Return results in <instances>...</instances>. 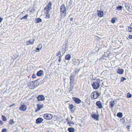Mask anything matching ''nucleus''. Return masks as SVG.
Returning a JSON list of instances; mask_svg holds the SVG:
<instances>
[{
    "mask_svg": "<svg viewBox=\"0 0 132 132\" xmlns=\"http://www.w3.org/2000/svg\"><path fill=\"white\" fill-rule=\"evenodd\" d=\"M98 15L100 17H101L103 16V12L102 11H98Z\"/></svg>",
    "mask_w": 132,
    "mask_h": 132,
    "instance_id": "obj_16",
    "label": "nucleus"
},
{
    "mask_svg": "<svg viewBox=\"0 0 132 132\" xmlns=\"http://www.w3.org/2000/svg\"><path fill=\"white\" fill-rule=\"evenodd\" d=\"M132 96V95L129 93H128L127 94V98H131Z\"/></svg>",
    "mask_w": 132,
    "mask_h": 132,
    "instance_id": "obj_32",
    "label": "nucleus"
},
{
    "mask_svg": "<svg viewBox=\"0 0 132 132\" xmlns=\"http://www.w3.org/2000/svg\"><path fill=\"white\" fill-rule=\"evenodd\" d=\"M122 6H119L117 7V10H122Z\"/></svg>",
    "mask_w": 132,
    "mask_h": 132,
    "instance_id": "obj_34",
    "label": "nucleus"
},
{
    "mask_svg": "<svg viewBox=\"0 0 132 132\" xmlns=\"http://www.w3.org/2000/svg\"><path fill=\"white\" fill-rule=\"evenodd\" d=\"M106 56V55L104 54H103L102 56H101L100 58V60L104 59H105V57Z\"/></svg>",
    "mask_w": 132,
    "mask_h": 132,
    "instance_id": "obj_38",
    "label": "nucleus"
},
{
    "mask_svg": "<svg viewBox=\"0 0 132 132\" xmlns=\"http://www.w3.org/2000/svg\"><path fill=\"white\" fill-rule=\"evenodd\" d=\"M27 109V106L24 104L21 105V106L19 108V110L21 111H25Z\"/></svg>",
    "mask_w": 132,
    "mask_h": 132,
    "instance_id": "obj_9",
    "label": "nucleus"
},
{
    "mask_svg": "<svg viewBox=\"0 0 132 132\" xmlns=\"http://www.w3.org/2000/svg\"><path fill=\"white\" fill-rule=\"evenodd\" d=\"M74 106L72 104L70 105L68 107L71 110L73 109V108Z\"/></svg>",
    "mask_w": 132,
    "mask_h": 132,
    "instance_id": "obj_36",
    "label": "nucleus"
},
{
    "mask_svg": "<svg viewBox=\"0 0 132 132\" xmlns=\"http://www.w3.org/2000/svg\"><path fill=\"white\" fill-rule=\"evenodd\" d=\"M68 130L69 132H74L75 129L73 128H69L68 129Z\"/></svg>",
    "mask_w": 132,
    "mask_h": 132,
    "instance_id": "obj_28",
    "label": "nucleus"
},
{
    "mask_svg": "<svg viewBox=\"0 0 132 132\" xmlns=\"http://www.w3.org/2000/svg\"><path fill=\"white\" fill-rule=\"evenodd\" d=\"M67 123L69 125L74 124V123L73 122L71 121H68Z\"/></svg>",
    "mask_w": 132,
    "mask_h": 132,
    "instance_id": "obj_39",
    "label": "nucleus"
},
{
    "mask_svg": "<svg viewBox=\"0 0 132 132\" xmlns=\"http://www.w3.org/2000/svg\"><path fill=\"white\" fill-rule=\"evenodd\" d=\"M43 120V119L42 118H38L36 120V123L37 124L40 123L42 122Z\"/></svg>",
    "mask_w": 132,
    "mask_h": 132,
    "instance_id": "obj_14",
    "label": "nucleus"
},
{
    "mask_svg": "<svg viewBox=\"0 0 132 132\" xmlns=\"http://www.w3.org/2000/svg\"><path fill=\"white\" fill-rule=\"evenodd\" d=\"M62 55H61L60 56H59V59L58 60V61L59 62H60L61 60V58L62 57Z\"/></svg>",
    "mask_w": 132,
    "mask_h": 132,
    "instance_id": "obj_43",
    "label": "nucleus"
},
{
    "mask_svg": "<svg viewBox=\"0 0 132 132\" xmlns=\"http://www.w3.org/2000/svg\"><path fill=\"white\" fill-rule=\"evenodd\" d=\"M28 15L27 14L25 15L24 16L22 17L20 19V20H22L23 19H27V17L28 16Z\"/></svg>",
    "mask_w": 132,
    "mask_h": 132,
    "instance_id": "obj_29",
    "label": "nucleus"
},
{
    "mask_svg": "<svg viewBox=\"0 0 132 132\" xmlns=\"http://www.w3.org/2000/svg\"><path fill=\"white\" fill-rule=\"evenodd\" d=\"M70 20L72 22L73 20V18H70Z\"/></svg>",
    "mask_w": 132,
    "mask_h": 132,
    "instance_id": "obj_52",
    "label": "nucleus"
},
{
    "mask_svg": "<svg viewBox=\"0 0 132 132\" xmlns=\"http://www.w3.org/2000/svg\"><path fill=\"white\" fill-rule=\"evenodd\" d=\"M35 40L34 39L33 40L30 39L26 42V45H32L34 43Z\"/></svg>",
    "mask_w": 132,
    "mask_h": 132,
    "instance_id": "obj_13",
    "label": "nucleus"
},
{
    "mask_svg": "<svg viewBox=\"0 0 132 132\" xmlns=\"http://www.w3.org/2000/svg\"><path fill=\"white\" fill-rule=\"evenodd\" d=\"M96 93V95L97 96H98H98L100 95V94H99V93L97 91L95 92Z\"/></svg>",
    "mask_w": 132,
    "mask_h": 132,
    "instance_id": "obj_44",
    "label": "nucleus"
},
{
    "mask_svg": "<svg viewBox=\"0 0 132 132\" xmlns=\"http://www.w3.org/2000/svg\"><path fill=\"white\" fill-rule=\"evenodd\" d=\"M128 38L130 39H132V35H129L128 36Z\"/></svg>",
    "mask_w": 132,
    "mask_h": 132,
    "instance_id": "obj_48",
    "label": "nucleus"
},
{
    "mask_svg": "<svg viewBox=\"0 0 132 132\" xmlns=\"http://www.w3.org/2000/svg\"><path fill=\"white\" fill-rule=\"evenodd\" d=\"M60 16L61 18L65 17L66 15V10L64 5H62L60 8Z\"/></svg>",
    "mask_w": 132,
    "mask_h": 132,
    "instance_id": "obj_2",
    "label": "nucleus"
},
{
    "mask_svg": "<svg viewBox=\"0 0 132 132\" xmlns=\"http://www.w3.org/2000/svg\"><path fill=\"white\" fill-rule=\"evenodd\" d=\"M38 101H43L45 100L44 96L43 95H40L37 97Z\"/></svg>",
    "mask_w": 132,
    "mask_h": 132,
    "instance_id": "obj_5",
    "label": "nucleus"
},
{
    "mask_svg": "<svg viewBox=\"0 0 132 132\" xmlns=\"http://www.w3.org/2000/svg\"><path fill=\"white\" fill-rule=\"evenodd\" d=\"M32 77L33 78H36V75L35 74H34L32 76Z\"/></svg>",
    "mask_w": 132,
    "mask_h": 132,
    "instance_id": "obj_49",
    "label": "nucleus"
},
{
    "mask_svg": "<svg viewBox=\"0 0 132 132\" xmlns=\"http://www.w3.org/2000/svg\"><path fill=\"white\" fill-rule=\"evenodd\" d=\"M117 19L116 17H114L111 19V22L113 23H114L116 22V21L117 20Z\"/></svg>",
    "mask_w": 132,
    "mask_h": 132,
    "instance_id": "obj_25",
    "label": "nucleus"
},
{
    "mask_svg": "<svg viewBox=\"0 0 132 132\" xmlns=\"http://www.w3.org/2000/svg\"><path fill=\"white\" fill-rule=\"evenodd\" d=\"M62 55H61V52L60 51H59L56 54V56H58L59 57V56H60Z\"/></svg>",
    "mask_w": 132,
    "mask_h": 132,
    "instance_id": "obj_35",
    "label": "nucleus"
},
{
    "mask_svg": "<svg viewBox=\"0 0 132 132\" xmlns=\"http://www.w3.org/2000/svg\"><path fill=\"white\" fill-rule=\"evenodd\" d=\"M52 5V4L51 2H49L48 3V4L47 5V6H48L49 7H51Z\"/></svg>",
    "mask_w": 132,
    "mask_h": 132,
    "instance_id": "obj_41",
    "label": "nucleus"
},
{
    "mask_svg": "<svg viewBox=\"0 0 132 132\" xmlns=\"http://www.w3.org/2000/svg\"><path fill=\"white\" fill-rule=\"evenodd\" d=\"M96 105L98 108L101 109L103 108L102 103L100 101H97L96 103Z\"/></svg>",
    "mask_w": 132,
    "mask_h": 132,
    "instance_id": "obj_11",
    "label": "nucleus"
},
{
    "mask_svg": "<svg viewBox=\"0 0 132 132\" xmlns=\"http://www.w3.org/2000/svg\"><path fill=\"white\" fill-rule=\"evenodd\" d=\"M90 96L92 98L95 99L98 98V96L96 95L95 92H93L91 94Z\"/></svg>",
    "mask_w": 132,
    "mask_h": 132,
    "instance_id": "obj_10",
    "label": "nucleus"
},
{
    "mask_svg": "<svg viewBox=\"0 0 132 132\" xmlns=\"http://www.w3.org/2000/svg\"><path fill=\"white\" fill-rule=\"evenodd\" d=\"M50 18V15L48 12H46V16L45 18L46 19H48Z\"/></svg>",
    "mask_w": 132,
    "mask_h": 132,
    "instance_id": "obj_31",
    "label": "nucleus"
},
{
    "mask_svg": "<svg viewBox=\"0 0 132 132\" xmlns=\"http://www.w3.org/2000/svg\"><path fill=\"white\" fill-rule=\"evenodd\" d=\"M71 58V56L69 54H68L65 57V59L66 60H69Z\"/></svg>",
    "mask_w": 132,
    "mask_h": 132,
    "instance_id": "obj_22",
    "label": "nucleus"
},
{
    "mask_svg": "<svg viewBox=\"0 0 132 132\" xmlns=\"http://www.w3.org/2000/svg\"><path fill=\"white\" fill-rule=\"evenodd\" d=\"M91 117L93 119L95 120L98 121L99 120V115L98 114L96 115L95 114H92Z\"/></svg>",
    "mask_w": 132,
    "mask_h": 132,
    "instance_id": "obj_8",
    "label": "nucleus"
},
{
    "mask_svg": "<svg viewBox=\"0 0 132 132\" xmlns=\"http://www.w3.org/2000/svg\"><path fill=\"white\" fill-rule=\"evenodd\" d=\"M14 132H17L15 131H14Z\"/></svg>",
    "mask_w": 132,
    "mask_h": 132,
    "instance_id": "obj_56",
    "label": "nucleus"
},
{
    "mask_svg": "<svg viewBox=\"0 0 132 132\" xmlns=\"http://www.w3.org/2000/svg\"><path fill=\"white\" fill-rule=\"evenodd\" d=\"M130 125H128L127 126V128L128 130H129L130 129Z\"/></svg>",
    "mask_w": 132,
    "mask_h": 132,
    "instance_id": "obj_46",
    "label": "nucleus"
},
{
    "mask_svg": "<svg viewBox=\"0 0 132 132\" xmlns=\"http://www.w3.org/2000/svg\"><path fill=\"white\" fill-rule=\"evenodd\" d=\"M72 99L76 103L79 104L81 102V101L79 98L73 97Z\"/></svg>",
    "mask_w": 132,
    "mask_h": 132,
    "instance_id": "obj_6",
    "label": "nucleus"
},
{
    "mask_svg": "<svg viewBox=\"0 0 132 132\" xmlns=\"http://www.w3.org/2000/svg\"><path fill=\"white\" fill-rule=\"evenodd\" d=\"M37 109L35 110L36 112H37L38 111L44 107V105L43 104H37Z\"/></svg>",
    "mask_w": 132,
    "mask_h": 132,
    "instance_id": "obj_7",
    "label": "nucleus"
},
{
    "mask_svg": "<svg viewBox=\"0 0 132 132\" xmlns=\"http://www.w3.org/2000/svg\"><path fill=\"white\" fill-rule=\"evenodd\" d=\"M129 12H130V13H131V11L129 10Z\"/></svg>",
    "mask_w": 132,
    "mask_h": 132,
    "instance_id": "obj_53",
    "label": "nucleus"
},
{
    "mask_svg": "<svg viewBox=\"0 0 132 132\" xmlns=\"http://www.w3.org/2000/svg\"><path fill=\"white\" fill-rule=\"evenodd\" d=\"M71 118L72 119L73 118V117H72V116H71Z\"/></svg>",
    "mask_w": 132,
    "mask_h": 132,
    "instance_id": "obj_55",
    "label": "nucleus"
},
{
    "mask_svg": "<svg viewBox=\"0 0 132 132\" xmlns=\"http://www.w3.org/2000/svg\"><path fill=\"white\" fill-rule=\"evenodd\" d=\"M80 60L78 59L75 60L73 64L75 65H78L80 64Z\"/></svg>",
    "mask_w": 132,
    "mask_h": 132,
    "instance_id": "obj_15",
    "label": "nucleus"
},
{
    "mask_svg": "<svg viewBox=\"0 0 132 132\" xmlns=\"http://www.w3.org/2000/svg\"><path fill=\"white\" fill-rule=\"evenodd\" d=\"M70 83L75 84V76L73 75H71L70 77Z\"/></svg>",
    "mask_w": 132,
    "mask_h": 132,
    "instance_id": "obj_12",
    "label": "nucleus"
},
{
    "mask_svg": "<svg viewBox=\"0 0 132 132\" xmlns=\"http://www.w3.org/2000/svg\"><path fill=\"white\" fill-rule=\"evenodd\" d=\"M44 117L46 120H50L52 118L53 116L51 114L46 113L44 114Z\"/></svg>",
    "mask_w": 132,
    "mask_h": 132,
    "instance_id": "obj_4",
    "label": "nucleus"
},
{
    "mask_svg": "<svg viewBox=\"0 0 132 132\" xmlns=\"http://www.w3.org/2000/svg\"><path fill=\"white\" fill-rule=\"evenodd\" d=\"M70 87L69 89V90L70 92H71L72 91V89L74 88V86L73 85V84H75L70 83Z\"/></svg>",
    "mask_w": 132,
    "mask_h": 132,
    "instance_id": "obj_19",
    "label": "nucleus"
},
{
    "mask_svg": "<svg viewBox=\"0 0 132 132\" xmlns=\"http://www.w3.org/2000/svg\"><path fill=\"white\" fill-rule=\"evenodd\" d=\"M102 80L103 79H97L96 80V81L92 84L93 88L95 89H98L100 87V85Z\"/></svg>",
    "mask_w": 132,
    "mask_h": 132,
    "instance_id": "obj_1",
    "label": "nucleus"
},
{
    "mask_svg": "<svg viewBox=\"0 0 132 132\" xmlns=\"http://www.w3.org/2000/svg\"><path fill=\"white\" fill-rule=\"evenodd\" d=\"M2 132H7V129L5 128L3 129L2 131Z\"/></svg>",
    "mask_w": 132,
    "mask_h": 132,
    "instance_id": "obj_42",
    "label": "nucleus"
},
{
    "mask_svg": "<svg viewBox=\"0 0 132 132\" xmlns=\"http://www.w3.org/2000/svg\"><path fill=\"white\" fill-rule=\"evenodd\" d=\"M52 9V7H49L48 6H46L44 9L47 12H48L49 11Z\"/></svg>",
    "mask_w": 132,
    "mask_h": 132,
    "instance_id": "obj_23",
    "label": "nucleus"
},
{
    "mask_svg": "<svg viewBox=\"0 0 132 132\" xmlns=\"http://www.w3.org/2000/svg\"><path fill=\"white\" fill-rule=\"evenodd\" d=\"M43 73L44 72L43 71L40 70L37 72V75L38 76H41L43 75Z\"/></svg>",
    "mask_w": 132,
    "mask_h": 132,
    "instance_id": "obj_17",
    "label": "nucleus"
},
{
    "mask_svg": "<svg viewBox=\"0 0 132 132\" xmlns=\"http://www.w3.org/2000/svg\"><path fill=\"white\" fill-rule=\"evenodd\" d=\"M80 69H76L75 70V72L78 73L80 71Z\"/></svg>",
    "mask_w": 132,
    "mask_h": 132,
    "instance_id": "obj_45",
    "label": "nucleus"
},
{
    "mask_svg": "<svg viewBox=\"0 0 132 132\" xmlns=\"http://www.w3.org/2000/svg\"><path fill=\"white\" fill-rule=\"evenodd\" d=\"M123 70L121 69H119L117 71V72L120 74H122L123 73Z\"/></svg>",
    "mask_w": 132,
    "mask_h": 132,
    "instance_id": "obj_18",
    "label": "nucleus"
},
{
    "mask_svg": "<svg viewBox=\"0 0 132 132\" xmlns=\"http://www.w3.org/2000/svg\"><path fill=\"white\" fill-rule=\"evenodd\" d=\"M36 21V23H37L39 22H40L42 21V19L40 18H38L35 19Z\"/></svg>",
    "mask_w": 132,
    "mask_h": 132,
    "instance_id": "obj_26",
    "label": "nucleus"
},
{
    "mask_svg": "<svg viewBox=\"0 0 132 132\" xmlns=\"http://www.w3.org/2000/svg\"><path fill=\"white\" fill-rule=\"evenodd\" d=\"M120 28H121V27L122 28H124V27L123 26H120Z\"/></svg>",
    "mask_w": 132,
    "mask_h": 132,
    "instance_id": "obj_54",
    "label": "nucleus"
},
{
    "mask_svg": "<svg viewBox=\"0 0 132 132\" xmlns=\"http://www.w3.org/2000/svg\"><path fill=\"white\" fill-rule=\"evenodd\" d=\"M130 26L128 27L127 30V31L129 32L132 31V23L131 24Z\"/></svg>",
    "mask_w": 132,
    "mask_h": 132,
    "instance_id": "obj_27",
    "label": "nucleus"
},
{
    "mask_svg": "<svg viewBox=\"0 0 132 132\" xmlns=\"http://www.w3.org/2000/svg\"><path fill=\"white\" fill-rule=\"evenodd\" d=\"M3 120L4 121H6L7 120V119L6 117L4 115H2V116Z\"/></svg>",
    "mask_w": 132,
    "mask_h": 132,
    "instance_id": "obj_33",
    "label": "nucleus"
},
{
    "mask_svg": "<svg viewBox=\"0 0 132 132\" xmlns=\"http://www.w3.org/2000/svg\"><path fill=\"white\" fill-rule=\"evenodd\" d=\"M3 124V122L1 120H0V124L2 125Z\"/></svg>",
    "mask_w": 132,
    "mask_h": 132,
    "instance_id": "obj_50",
    "label": "nucleus"
},
{
    "mask_svg": "<svg viewBox=\"0 0 132 132\" xmlns=\"http://www.w3.org/2000/svg\"><path fill=\"white\" fill-rule=\"evenodd\" d=\"M37 80H36L30 82L29 86L30 89H34L39 85V84L37 83Z\"/></svg>",
    "mask_w": 132,
    "mask_h": 132,
    "instance_id": "obj_3",
    "label": "nucleus"
},
{
    "mask_svg": "<svg viewBox=\"0 0 132 132\" xmlns=\"http://www.w3.org/2000/svg\"><path fill=\"white\" fill-rule=\"evenodd\" d=\"M126 78L124 77H122L121 79V82L123 81L124 80H126Z\"/></svg>",
    "mask_w": 132,
    "mask_h": 132,
    "instance_id": "obj_40",
    "label": "nucleus"
},
{
    "mask_svg": "<svg viewBox=\"0 0 132 132\" xmlns=\"http://www.w3.org/2000/svg\"><path fill=\"white\" fill-rule=\"evenodd\" d=\"M9 123L11 125H12L14 123V122L13 120L11 119L9 121Z\"/></svg>",
    "mask_w": 132,
    "mask_h": 132,
    "instance_id": "obj_37",
    "label": "nucleus"
},
{
    "mask_svg": "<svg viewBox=\"0 0 132 132\" xmlns=\"http://www.w3.org/2000/svg\"><path fill=\"white\" fill-rule=\"evenodd\" d=\"M117 116L119 118H121L122 116V114L121 113L119 112L117 113Z\"/></svg>",
    "mask_w": 132,
    "mask_h": 132,
    "instance_id": "obj_30",
    "label": "nucleus"
},
{
    "mask_svg": "<svg viewBox=\"0 0 132 132\" xmlns=\"http://www.w3.org/2000/svg\"><path fill=\"white\" fill-rule=\"evenodd\" d=\"M15 105V104L14 103H13L10 106V107H11L12 106H13L14 105Z\"/></svg>",
    "mask_w": 132,
    "mask_h": 132,
    "instance_id": "obj_51",
    "label": "nucleus"
},
{
    "mask_svg": "<svg viewBox=\"0 0 132 132\" xmlns=\"http://www.w3.org/2000/svg\"><path fill=\"white\" fill-rule=\"evenodd\" d=\"M125 7L127 10L129 9L130 7V4L128 3H126L125 4Z\"/></svg>",
    "mask_w": 132,
    "mask_h": 132,
    "instance_id": "obj_21",
    "label": "nucleus"
},
{
    "mask_svg": "<svg viewBox=\"0 0 132 132\" xmlns=\"http://www.w3.org/2000/svg\"><path fill=\"white\" fill-rule=\"evenodd\" d=\"M42 47V45L41 44H39L37 48V50L38 51L40 50Z\"/></svg>",
    "mask_w": 132,
    "mask_h": 132,
    "instance_id": "obj_24",
    "label": "nucleus"
},
{
    "mask_svg": "<svg viewBox=\"0 0 132 132\" xmlns=\"http://www.w3.org/2000/svg\"><path fill=\"white\" fill-rule=\"evenodd\" d=\"M110 106L111 108H112L113 107L114 105L115 104V101H111L110 102Z\"/></svg>",
    "mask_w": 132,
    "mask_h": 132,
    "instance_id": "obj_20",
    "label": "nucleus"
},
{
    "mask_svg": "<svg viewBox=\"0 0 132 132\" xmlns=\"http://www.w3.org/2000/svg\"><path fill=\"white\" fill-rule=\"evenodd\" d=\"M3 20V18L0 17V23H1Z\"/></svg>",
    "mask_w": 132,
    "mask_h": 132,
    "instance_id": "obj_47",
    "label": "nucleus"
}]
</instances>
